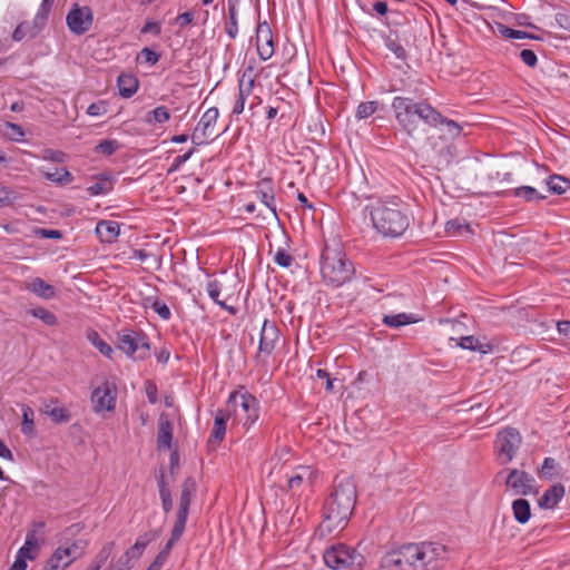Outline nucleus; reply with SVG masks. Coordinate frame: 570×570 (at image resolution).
<instances>
[{
	"label": "nucleus",
	"mask_w": 570,
	"mask_h": 570,
	"mask_svg": "<svg viewBox=\"0 0 570 570\" xmlns=\"http://www.w3.org/2000/svg\"><path fill=\"white\" fill-rule=\"evenodd\" d=\"M43 175L48 180L58 184H68L72 180L71 174L65 168L56 169L53 173L43 171Z\"/></svg>",
	"instance_id": "nucleus-41"
},
{
	"label": "nucleus",
	"mask_w": 570,
	"mask_h": 570,
	"mask_svg": "<svg viewBox=\"0 0 570 570\" xmlns=\"http://www.w3.org/2000/svg\"><path fill=\"white\" fill-rule=\"evenodd\" d=\"M181 538V535H175V531L171 530V535L168 540V542L166 543V546L164 547V549L157 554V557L155 558L154 562L149 566L148 570H160L161 567L165 564V562L167 561L168 557H169V553L171 551V548L174 547V544Z\"/></svg>",
	"instance_id": "nucleus-27"
},
{
	"label": "nucleus",
	"mask_w": 570,
	"mask_h": 570,
	"mask_svg": "<svg viewBox=\"0 0 570 570\" xmlns=\"http://www.w3.org/2000/svg\"><path fill=\"white\" fill-rule=\"evenodd\" d=\"M325 564L332 570H362L365 558L344 543L332 544L323 553Z\"/></svg>",
	"instance_id": "nucleus-6"
},
{
	"label": "nucleus",
	"mask_w": 570,
	"mask_h": 570,
	"mask_svg": "<svg viewBox=\"0 0 570 570\" xmlns=\"http://www.w3.org/2000/svg\"><path fill=\"white\" fill-rule=\"evenodd\" d=\"M558 331L559 333L563 334L564 336L570 338V322H559L558 323Z\"/></svg>",
	"instance_id": "nucleus-64"
},
{
	"label": "nucleus",
	"mask_w": 570,
	"mask_h": 570,
	"mask_svg": "<svg viewBox=\"0 0 570 570\" xmlns=\"http://www.w3.org/2000/svg\"><path fill=\"white\" fill-rule=\"evenodd\" d=\"M386 47L400 59L405 58V49L394 39L386 40Z\"/></svg>",
	"instance_id": "nucleus-54"
},
{
	"label": "nucleus",
	"mask_w": 570,
	"mask_h": 570,
	"mask_svg": "<svg viewBox=\"0 0 570 570\" xmlns=\"http://www.w3.org/2000/svg\"><path fill=\"white\" fill-rule=\"evenodd\" d=\"M230 417L229 411L218 410L215 415L214 426L209 436V443L218 444L225 436L226 423Z\"/></svg>",
	"instance_id": "nucleus-21"
},
{
	"label": "nucleus",
	"mask_w": 570,
	"mask_h": 570,
	"mask_svg": "<svg viewBox=\"0 0 570 570\" xmlns=\"http://www.w3.org/2000/svg\"><path fill=\"white\" fill-rule=\"evenodd\" d=\"M27 288L35 293L37 296L50 299L55 297L56 289L52 285L46 283L42 278L36 277L27 284Z\"/></svg>",
	"instance_id": "nucleus-25"
},
{
	"label": "nucleus",
	"mask_w": 570,
	"mask_h": 570,
	"mask_svg": "<svg viewBox=\"0 0 570 570\" xmlns=\"http://www.w3.org/2000/svg\"><path fill=\"white\" fill-rule=\"evenodd\" d=\"M194 21V12L186 11L175 18V23L178 24L180 28H184Z\"/></svg>",
	"instance_id": "nucleus-58"
},
{
	"label": "nucleus",
	"mask_w": 570,
	"mask_h": 570,
	"mask_svg": "<svg viewBox=\"0 0 570 570\" xmlns=\"http://www.w3.org/2000/svg\"><path fill=\"white\" fill-rule=\"evenodd\" d=\"M505 484L514 494L527 495L535 492L534 479L527 472L517 469L509 472Z\"/></svg>",
	"instance_id": "nucleus-14"
},
{
	"label": "nucleus",
	"mask_w": 570,
	"mask_h": 570,
	"mask_svg": "<svg viewBox=\"0 0 570 570\" xmlns=\"http://www.w3.org/2000/svg\"><path fill=\"white\" fill-rule=\"evenodd\" d=\"M117 389L111 382H104L92 392V404L95 412L114 411L116 405Z\"/></svg>",
	"instance_id": "nucleus-11"
},
{
	"label": "nucleus",
	"mask_w": 570,
	"mask_h": 570,
	"mask_svg": "<svg viewBox=\"0 0 570 570\" xmlns=\"http://www.w3.org/2000/svg\"><path fill=\"white\" fill-rule=\"evenodd\" d=\"M141 55L145 57L147 62H150L153 65L156 63L159 59V56L149 48H144L141 50Z\"/></svg>",
	"instance_id": "nucleus-62"
},
{
	"label": "nucleus",
	"mask_w": 570,
	"mask_h": 570,
	"mask_svg": "<svg viewBox=\"0 0 570 570\" xmlns=\"http://www.w3.org/2000/svg\"><path fill=\"white\" fill-rule=\"evenodd\" d=\"M448 558V550L435 542L409 543L387 552L381 561L382 570H439Z\"/></svg>",
	"instance_id": "nucleus-1"
},
{
	"label": "nucleus",
	"mask_w": 570,
	"mask_h": 570,
	"mask_svg": "<svg viewBox=\"0 0 570 570\" xmlns=\"http://www.w3.org/2000/svg\"><path fill=\"white\" fill-rule=\"evenodd\" d=\"M38 547L39 535L37 531L33 529L27 533L24 544L19 549L16 559H22L26 562L27 559H35Z\"/></svg>",
	"instance_id": "nucleus-23"
},
{
	"label": "nucleus",
	"mask_w": 570,
	"mask_h": 570,
	"mask_svg": "<svg viewBox=\"0 0 570 570\" xmlns=\"http://www.w3.org/2000/svg\"><path fill=\"white\" fill-rule=\"evenodd\" d=\"M55 0H42L40 8L35 17H41L42 22L46 24L48 21V14L52 9Z\"/></svg>",
	"instance_id": "nucleus-53"
},
{
	"label": "nucleus",
	"mask_w": 570,
	"mask_h": 570,
	"mask_svg": "<svg viewBox=\"0 0 570 570\" xmlns=\"http://www.w3.org/2000/svg\"><path fill=\"white\" fill-rule=\"evenodd\" d=\"M366 210L373 227L383 236H401L410 226L409 216L393 200H377L368 206Z\"/></svg>",
	"instance_id": "nucleus-4"
},
{
	"label": "nucleus",
	"mask_w": 570,
	"mask_h": 570,
	"mask_svg": "<svg viewBox=\"0 0 570 570\" xmlns=\"http://www.w3.org/2000/svg\"><path fill=\"white\" fill-rule=\"evenodd\" d=\"M33 416H35L33 410L28 405H22L21 431L26 435H33V433H35Z\"/></svg>",
	"instance_id": "nucleus-37"
},
{
	"label": "nucleus",
	"mask_w": 570,
	"mask_h": 570,
	"mask_svg": "<svg viewBox=\"0 0 570 570\" xmlns=\"http://www.w3.org/2000/svg\"><path fill=\"white\" fill-rule=\"evenodd\" d=\"M119 148L117 140L106 139L96 146V151L104 155H112Z\"/></svg>",
	"instance_id": "nucleus-46"
},
{
	"label": "nucleus",
	"mask_w": 570,
	"mask_h": 570,
	"mask_svg": "<svg viewBox=\"0 0 570 570\" xmlns=\"http://www.w3.org/2000/svg\"><path fill=\"white\" fill-rule=\"evenodd\" d=\"M225 411H229L236 422L249 428L258 419V402L247 392H233Z\"/></svg>",
	"instance_id": "nucleus-7"
},
{
	"label": "nucleus",
	"mask_w": 570,
	"mask_h": 570,
	"mask_svg": "<svg viewBox=\"0 0 570 570\" xmlns=\"http://www.w3.org/2000/svg\"><path fill=\"white\" fill-rule=\"evenodd\" d=\"M67 24L76 35L87 32L92 24V11L89 7L75 6L67 16Z\"/></svg>",
	"instance_id": "nucleus-12"
},
{
	"label": "nucleus",
	"mask_w": 570,
	"mask_h": 570,
	"mask_svg": "<svg viewBox=\"0 0 570 570\" xmlns=\"http://www.w3.org/2000/svg\"><path fill=\"white\" fill-rule=\"evenodd\" d=\"M521 445V435L513 428H507L497 435L494 449L498 460L507 464L513 460Z\"/></svg>",
	"instance_id": "nucleus-8"
},
{
	"label": "nucleus",
	"mask_w": 570,
	"mask_h": 570,
	"mask_svg": "<svg viewBox=\"0 0 570 570\" xmlns=\"http://www.w3.org/2000/svg\"><path fill=\"white\" fill-rule=\"evenodd\" d=\"M256 194L274 218H277L276 206L274 203V189L269 179H263L257 184Z\"/></svg>",
	"instance_id": "nucleus-19"
},
{
	"label": "nucleus",
	"mask_w": 570,
	"mask_h": 570,
	"mask_svg": "<svg viewBox=\"0 0 570 570\" xmlns=\"http://www.w3.org/2000/svg\"><path fill=\"white\" fill-rule=\"evenodd\" d=\"M547 185L550 191L561 195L570 187V180L554 175L549 178Z\"/></svg>",
	"instance_id": "nucleus-38"
},
{
	"label": "nucleus",
	"mask_w": 570,
	"mask_h": 570,
	"mask_svg": "<svg viewBox=\"0 0 570 570\" xmlns=\"http://www.w3.org/2000/svg\"><path fill=\"white\" fill-rule=\"evenodd\" d=\"M236 14H237V11H236L235 4H229V7H228L229 23L226 26V32L233 39L236 37V35L238 32Z\"/></svg>",
	"instance_id": "nucleus-45"
},
{
	"label": "nucleus",
	"mask_w": 570,
	"mask_h": 570,
	"mask_svg": "<svg viewBox=\"0 0 570 570\" xmlns=\"http://www.w3.org/2000/svg\"><path fill=\"white\" fill-rule=\"evenodd\" d=\"M419 320L413 314L400 313L395 315H385L383 323L390 327H400L403 325L416 323Z\"/></svg>",
	"instance_id": "nucleus-32"
},
{
	"label": "nucleus",
	"mask_w": 570,
	"mask_h": 570,
	"mask_svg": "<svg viewBox=\"0 0 570 570\" xmlns=\"http://www.w3.org/2000/svg\"><path fill=\"white\" fill-rule=\"evenodd\" d=\"M557 463L552 458H547L541 468V474L547 478H551L556 470Z\"/></svg>",
	"instance_id": "nucleus-56"
},
{
	"label": "nucleus",
	"mask_w": 570,
	"mask_h": 570,
	"mask_svg": "<svg viewBox=\"0 0 570 570\" xmlns=\"http://www.w3.org/2000/svg\"><path fill=\"white\" fill-rule=\"evenodd\" d=\"M564 494V488L560 484L552 485L539 500V505L544 509L554 508Z\"/></svg>",
	"instance_id": "nucleus-24"
},
{
	"label": "nucleus",
	"mask_w": 570,
	"mask_h": 570,
	"mask_svg": "<svg viewBox=\"0 0 570 570\" xmlns=\"http://www.w3.org/2000/svg\"><path fill=\"white\" fill-rule=\"evenodd\" d=\"M256 48L262 60H268L274 55L273 35L267 22L258 23L256 28Z\"/></svg>",
	"instance_id": "nucleus-17"
},
{
	"label": "nucleus",
	"mask_w": 570,
	"mask_h": 570,
	"mask_svg": "<svg viewBox=\"0 0 570 570\" xmlns=\"http://www.w3.org/2000/svg\"><path fill=\"white\" fill-rule=\"evenodd\" d=\"M153 309L164 320H168L170 317V311L165 303L156 301L153 304Z\"/></svg>",
	"instance_id": "nucleus-59"
},
{
	"label": "nucleus",
	"mask_w": 570,
	"mask_h": 570,
	"mask_svg": "<svg viewBox=\"0 0 570 570\" xmlns=\"http://www.w3.org/2000/svg\"><path fill=\"white\" fill-rule=\"evenodd\" d=\"M96 234L102 243L111 244L119 236V224L114 220H101L96 226Z\"/></svg>",
	"instance_id": "nucleus-22"
},
{
	"label": "nucleus",
	"mask_w": 570,
	"mask_h": 570,
	"mask_svg": "<svg viewBox=\"0 0 570 570\" xmlns=\"http://www.w3.org/2000/svg\"><path fill=\"white\" fill-rule=\"evenodd\" d=\"M514 519L519 523H525L531 517L530 504L525 499H517L512 503Z\"/></svg>",
	"instance_id": "nucleus-30"
},
{
	"label": "nucleus",
	"mask_w": 570,
	"mask_h": 570,
	"mask_svg": "<svg viewBox=\"0 0 570 570\" xmlns=\"http://www.w3.org/2000/svg\"><path fill=\"white\" fill-rule=\"evenodd\" d=\"M502 35L505 38L509 39H524V38H532L529 33L522 30H515L508 27H502L501 29Z\"/></svg>",
	"instance_id": "nucleus-52"
},
{
	"label": "nucleus",
	"mask_w": 570,
	"mask_h": 570,
	"mask_svg": "<svg viewBox=\"0 0 570 570\" xmlns=\"http://www.w3.org/2000/svg\"><path fill=\"white\" fill-rule=\"evenodd\" d=\"M106 112L107 105L105 101L94 102L87 108V114L92 117H99L105 115Z\"/></svg>",
	"instance_id": "nucleus-51"
},
{
	"label": "nucleus",
	"mask_w": 570,
	"mask_h": 570,
	"mask_svg": "<svg viewBox=\"0 0 570 570\" xmlns=\"http://www.w3.org/2000/svg\"><path fill=\"white\" fill-rule=\"evenodd\" d=\"M195 491H196L195 480L193 478H187L181 484V491H180V497H179V509H178L177 518H176V521H175V524L173 528L176 537L183 535V533H184L191 497L195 493Z\"/></svg>",
	"instance_id": "nucleus-10"
},
{
	"label": "nucleus",
	"mask_w": 570,
	"mask_h": 570,
	"mask_svg": "<svg viewBox=\"0 0 570 570\" xmlns=\"http://www.w3.org/2000/svg\"><path fill=\"white\" fill-rule=\"evenodd\" d=\"M119 94L125 97H131L138 89V80L130 73H121L118 77Z\"/></svg>",
	"instance_id": "nucleus-26"
},
{
	"label": "nucleus",
	"mask_w": 570,
	"mask_h": 570,
	"mask_svg": "<svg viewBox=\"0 0 570 570\" xmlns=\"http://www.w3.org/2000/svg\"><path fill=\"white\" fill-rule=\"evenodd\" d=\"M114 549H115L114 542L110 541V542L105 543L102 546V548L100 549V551L95 557L97 559L98 563L105 564L106 561L111 557Z\"/></svg>",
	"instance_id": "nucleus-49"
},
{
	"label": "nucleus",
	"mask_w": 570,
	"mask_h": 570,
	"mask_svg": "<svg viewBox=\"0 0 570 570\" xmlns=\"http://www.w3.org/2000/svg\"><path fill=\"white\" fill-rule=\"evenodd\" d=\"M279 337V331L275 323L265 320L262 325L258 357H266L272 354Z\"/></svg>",
	"instance_id": "nucleus-15"
},
{
	"label": "nucleus",
	"mask_w": 570,
	"mask_h": 570,
	"mask_svg": "<svg viewBox=\"0 0 570 570\" xmlns=\"http://www.w3.org/2000/svg\"><path fill=\"white\" fill-rule=\"evenodd\" d=\"M159 494L163 503V509L166 513H168L173 508L171 493L168 489L164 478L158 481Z\"/></svg>",
	"instance_id": "nucleus-40"
},
{
	"label": "nucleus",
	"mask_w": 570,
	"mask_h": 570,
	"mask_svg": "<svg viewBox=\"0 0 570 570\" xmlns=\"http://www.w3.org/2000/svg\"><path fill=\"white\" fill-rule=\"evenodd\" d=\"M356 502V485L351 478L337 481L334 491L325 502L322 530L328 532L341 527L352 515Z\"/></svg>",
	"instance_id": "nucleus-3"
},
{
	"label": "nucleus",
	"mask_w": 570,
	"mask_h": 570,
	"mask_svg": "<svg viewBox=\"0 0 570 570\" xmlns=\"http://www.w3.org/2000/svg\"><path fill=\"white\" fill-rule=\"evenodd\" d=\"M220 291H222V286H220V284L217 281L208 282V284H207V293H208L209 297L216 304H218L220 307H223L224 309L228 311L230 314H236V308H234L233 306H228L225 303V301H220L219 299Z\"/></svg>",
	"instance_id": "nucleus-35"
},
{
	"label": "nucleus",
	"mask_w": 570,
	"mask_h": 570,
	"mask_svg": "<svg viewBox=\"0 0 570 570\" xmlns=\"http://www.w3.org/2000/svg\"><path fill=\"white\" fill-rule=\"evenodd\" d=\"M219 116V111L217 108L213 107L207 109L200 120L198 121L194 134L193 141L197 144H202L204 139H207L214 135H216L215 126Z\"/></svg>",
	"instance_id": "nucleus-13"
},
{
	"label": "nucleus",
	"mask_w": 570,
	"mask_h": 570,
	"mask_svg": "<svg viewBox=\"0 0 570 570\" xmlns=\"http://www.w3.org/2000/svg\"><path fill=\"white\" fill-rule=\"evenodd\" d=\"M154 538V535L148 533L138 537L135 544L126 551L127 557H130L134 561L138 560Z\"/></svg>",
	"instance_id": "nucleus-29"
},
{
	"label": "nucleus",
	"mask_w": 570,
	"mask_h": 570,
	"mask_svg": "<svg viewBox=\"0 0 570 570\" xmlns=\"http://www.w3.org/2000/svg\"><path fill=\"white\" fill-rule=\"evenodd\" d=\"M377 110L376 101L361 102L356 109V118L365 119L372 116Z\"/></svg>",
	"instance_id": "nucleus-43"
},
{
	"label": "nucleus",
	"mask_w": 570,
	"mask_h": 570,
	"mask_svg": "<svg viewBox=\"0 0 570 570\" xmlns=\"http://www.w3.org/2000/svg\"><path fill=\"white\" fill-rule=\"evenodd\" d=\"M87 338L102 355L111 357L114 352L112 347L106 343L96 331L88 332Z\"/></svg>",
	"instance_id": "nucleus-36"
},
{
	"label": "nucleus",
	"mask_w": 570,
	"mask_h": 570,
	"mask_svg": "<svg viewBox=\"0 0 570 570\" xmlns=\"http://www.w3.org/2000/svg\"><path fill=\"white\" fill-rule=\"evenodd\" d=\"M29 313L32 316L41 320L46 325L55 326L58 323L56 315L53 313H51L50 311H48L47 308L36 307V308L30 309Z\"/></svg>",
	"instance_id": "nucleus-39"
},
{
	"label": "nucleus",
	"mask_w": 570,
	"mask_h": 570,
	"mask_svg": "<svg viewBox=\"0 0 570 570\" xmlns=\"http://www.w3.org/2000/svg\"><path fill=\"white\" fill-rule=\"evenodd\" d=\"M42 157L46 160H51V161H57V163L63 160V154L61 151H57V150H52V149L45 150V154Z\"/></svg>",
	"instance_id": "nucleus-61"
},
{
	"label": "nucleus",
	"mask_w": 570,
	"mask_h": 570,
	"mask_svg": "<svg viewBox=\"0 0 570 570\" xmlns=\"http://www.w3.org/2000/svg\"><path fill=\"white\" fill-rule=\"evenodd\" d=\"M514 196L524 198L528 202L543 199L544 196L540 195L537 189L530 186H521L514 189Z\"/></svg>",
	"instance_id": "nucleus-42"
},
{
	"label": "nucleus",
	"mask_w": 570,
	"mask_h": 570,
	"mask_svg": "<svg viewBox=\"0 0 570 570\" xmlns=\"http://www.w3.org/2000/svg\"><path fill=\"white\" fill-rule=\"evenodd\" d=\"M274 262L281 267H289L293 263V257L287 254L284 249H278L275 253Z\"/></svg>",
	"instance_id": "nucleus-50"
},
{
	"label": "nucleus",
	"mask_w": 570,
	"mask_h": 570,
	"mask_svg": "<svg viewBox=\"0 0 570 570\" xmlns=\"http://www.w3.org/2000/svg\"><path fill=\"white\" fill-rule=\"evenodd\" d=\"M289 455V450L287 448H283L277 450L274 458H272L271 462L277 461L276 464L281 461H286Z\"/></svg>",
	"instance_id": "nucleus-63"
},
{
	"label": "nucleus",
	"mask_w": 570,
	"mask_h": 570,
	"mask_svg": "<svg viewBox=\"0 0 570 570\" xmlns=\"http://www.w3.org/2000/svg\"><path fill=\"white\" fill-rule=\"evenodd\" d=\"M520 58L529 67H534L538 62L535 53L530 49H523L520 52Z\"/></svg>",
	"instance_id": "nucleus-57"
},
{
	"label": "nucleus",
	"mask_w": 570,
	"mask_h": 570,
	"mask_svg": "<svg viewBox=\"0 0 570 570\" xmlns=\"http://www.w3.org/2000/svg\"><path fill=\"white\" fill-rule=\"evenodd\" d=\"M392 108L400 126L409 135H412L417 128L416 118L432 127L443 126L442 132L448 138L453 139L461 135L462 127L458 122L444 118L436 109L426 102H415L411 98L395 97L392 102Z\"/></svg>",
	"instance_id": "nucleus-2"
},
{
	"label": "nucleus",
	"mask_w": 570,
	"mask_h": 570,
	"mask_svg": "<svg viewBox=\"0 0 570 570\" xmlns=\"http://www.w3.org/2000/svg\"><path fill=\"white\" fill-rule=\"evenodd\" d=\"M354 273V265L347 259L342 245L338 242L326 244L321 258L323 281L327 285L338 287L350 282Z\"/></svg>",
	"instance_id": "nucleus-5"
},
{
	"label": "nucleus",
	"mask_w": 570,
	"mask_h": 570,
	"mask_svg": "<svg viewBox=\"0 0 570 570\" xmlns=\"http://www.w3.org/2000/svg\"><path fill=\"white\" fill-rule=\"evenodd\" d=\"M41 411L43 414L48 415L52 422L58 424L68 423L71 419V414L68 409L63 405H58L57 400H52L45 404Z\"/></svg>",
	"instance_id": "nucleus-20"
},
{
	"label": "nucleus",
	"mask_w": 570,
	"mask_h": 570,
	"mask_svg": "<svg viewBox=\"0 0 570 570\" xmlns=\"http://www.w3.org/2000/svg\"><path fill=\"white\" fill-rule=\"evenodd\" d=\"M118 348L137 360H144L149 354V344L145 336L132 330H124L119 333Z\"/></svg>",
	"instance_id": "nucleus-9"
},
{
	"label": "nucleus",
	"mask_w": 570,
	"mask_h": 570,
	"mask_svg": "<svg viewBox=\"0 0 570 570\" xmlns=\"http://www.w3.org/2000/svg\"><path fill=\"white\" fill-rule=\"evenodd\" d=\"M77 558L78 554L76 543L71 544L70 547H59L48 559L46 570H65Z\"/></svg>",
	"instance_id": "nucleus-16"
},
{
	"label": "nucleus",
	"mask_w": 570,
	"mask_h": 570,
	"mask_svg": "<svg viewBox=\"0 0 570 570\" xmlns=\"http://www.w3.org/2000/svg\"><path fill=\"white\" fill-rule=\"evenodd\" d=\"M170 119V114L165 106H159L145 116V122L148 125L165 124Z\"/></svg>",
	"instance_id": "nucleus-33"
},
{
	"label": "nucleus",
	"mask_w": 570,
	"mask_h": 570,
	"mask_svg": "<svg viewBox=\"0 0 570 570\" xmlns=\"http://www.w3.org/2000/svg\"><path fill=\"white\" fill-rule=\"evenodd\" d=\"M16 199L17 194L12 189L6 186H0V207L9 206Z\"/></svg>",
	"instance_id": "nucleus-48"
},
{
	"label": "nucleus",
	"mask_w": 570,
	"mask_h": 570,
	"mask_svg": "<svg viewBox=\"0 0 570 570\" xmlns=\"http://www.w3.org/2000/svg\"><path fill=\"white\" fill-rule=\"evenodd\" d=\"M458 344H459V346H461L462 348H465V350L481 351L483 353L487 352L484 350H481V345L479 344L478 338H475L472 335L461 337Z\"/></svg>",
	"instance_id": "nucleus-47"
},
{
	"label": "nucleus",
	"mask_w": 570,
	"mask_h": 570,
	"mask_svg": "<svg viewBox=\"0 0 570 570\" xmlns=\"http://www.w3.org/2000/svg\"><path fill=\"white\" fill-rule=\"evenodd\" d=\"M41 17H35L32 23L22 21L12 32V39L17 42L22 41L24 38L33 39L45 28Z\"/></svg>",
	"instance_id": "nucleus-18"
},
{
	"label": "nucleus",
	"mask_w": 570,
	"mask_h": 570,
	"mask_svg": "<svg viewBox=\"0 0 570 570\" xmlns=\"http://www.w3.org/2000/svg\"><path fill=\"white\" fill-rule=\"evenodd\" d=\"M35 234L42 238H50V239H60L62 237L61 232L57 230V229L37 228L35 230Z\"/></svg>",
	"instance_id": "nucleus-55"
},
{
	"label": "nucleus",
	"mask_w": 570,
	"mask_h": 570,
	"mask_svg": "<svg viewBox=\"0 0 570 570\" xmlns=\"http://www.w3.org/2000/svg\"><path fill=\"white\" fill-rule=\"evenodd\" d=\"M445 230L449 236H460L464 232L472 233L470 229V225L461 224L459 220L448 222Z\"/></svg>",
	"instance_id": "nucleus-44"
},
{
	"label": "nucleus",
	"mask_w": 570,
	"mask_h": 570,
	"mask_svg": "<svg viewBox=\"0 0 570 570\" xmlns=\"http://www.w3.org/2000/svg\"><path fill=\"white\" fill-rule=\"evenodd\" d=\"M173 439V426L169 421H160L158 429V445L159 448L169 449L171 445Z\"/></svg>",
	"instance_id": "nucleus-34"
},
{
	"label": "nucleus",
	"mask_w": 570,
	"mask_h": 570,
	"mask_svg": "<svg viewBox=\"0 0 570 570\" xmlns=\"http://www.w3.org/2000/svg\"><path fill=\"white\" fill-rule=\"evenodd\" d=\"M134 566V560L127 557L125 552L117 561V570H130Z\"/></svg>",
	"instance_id": "nucleus-60"
},
{
	"label": "nucleus",
	"mask_w": 570,
	"mask_h": 570,
	"mask_svg": "<svg viewBox=\"0 0 570 570\" xmlns=\"http://www.w3.org/2000/svg\"><path fill=\"white\" fill-rule=\"evenodd\" d=\"M313 471L308 466H298L293 475L288 478L287 485L291 490L298 489L305 481L311 483Z\"/></svg>",
	"instance_id": "nucleus-28"
},
{
	"label": "nucleus",
	"mask_w": 570,
	"mask_h": 570,
	"mask_svg": "<svg viewBox=\"0 0 570 570\" xmlns=\"http://www.w3.org/2000/svg\"><path fill=\"white\" fill-rule=\"evenodd\" d=\"M254 85V80L250 79L247 85H244L243 81L239 82V90L237 98L233 106V114L239 115L244 111L245 100L247 96L250 94Z\"/></svg>",
	"instance_id": "nucleus-31"
}]
</instances>
